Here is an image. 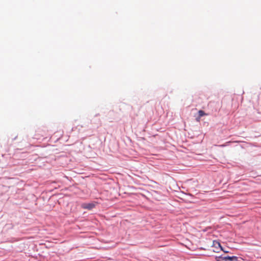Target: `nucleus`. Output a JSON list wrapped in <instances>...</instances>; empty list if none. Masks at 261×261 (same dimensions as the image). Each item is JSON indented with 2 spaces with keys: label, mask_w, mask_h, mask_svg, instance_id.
<instances>
[{
  "label": "nucleus",
  "mask_w": 261,
  "mask_h": 261,
  "mask_svg": "<svg viewBox=\"0 0 261 261\" xmlns=\"http://www.w3.org/2000/svg\"><path fill=\"white\" fill-rule=\"evenodd\" d=\"M231 143V141H228V142H227L226 143H225V144L219 145V146L221 147H224L226 146L227 145H228V144H229Z\"/></svg>",
  "instance_id": "nucleus-4"
},
{
  "label": "nucleus",
  "mask_w": 261,
  "mask_h": 261,
  "mask_svg": "<svg viewBox=\"0 0 261 261\" xmlns=\"http://www.w3.org/2000/svg\"><path fill=\"white\" fill-rule=\"evenodd\" d=\"M223 251H224V252H228V251H226V250H225V251H224V250H223Z\"/></svg>",
  "instance_id": "nucleus-7"
},
{
  "label": "nucleus",
  "mask_w": 261,
  "mask_h": 261,
  "mask_svg": "<svg viewBox=\"0 0 261 261\" xmlns=\"http://www.w3.org/2000/svg\"><path fill=\"white\" fill-rule=\"evenodd\" d=\"M198 115L200 116V117H202L203 116H206V115H207V114H206L202 110H199L198 111Z\"/></svg>",
  "instance_id": "nucleus-3"
},
{
  "label": "nucleus",
  "mask_w": 261,
  "mask_h": 261,
  "mask_svg": "<svg viewBox=\"0 0 261 261\" xmlns=\"http://www.w3.org/2000/svg\"><path fill=\"white\" fill-rule=\"evenodd\" d=\"M216 243V244H218V246H219L220 247H221L220 244V243H219V242H216V243Z\"/></svg>",
  "instance_id": "nucleus-6"
},
{
  "label": "nucleus",
  "mask_w": 261,
  "mask_h": 261,
  "mask_svg": "<svg viewBox=\"0 0 261 261\" xmlns=\"http://www.w3.org/2000/svg\"><path fill=\"white\" fill-rule=\"evenodd\" d=\"M95 206L93 203H83L82 207L85 209L91 210Z\"/></svg>",
  "instance_id": "nucleus-2"
},
{
  "label": "nucleus",
  "mask_w": 261,
  "mask_h": 261,
  "mask_svg": "<svg viewBox=\"0 0 261 261\" xmlns=\"http://www.w3.org/2000/svg\"><path fill=\"white\" fill-rule=\"evenodd\" d=\"M219 258L224 261H238V258L237 256H220Z\"/></svg>",
  "instance_id": "nucleus-1"
},
{
  "label": "nucleus",
  "mask_w": 261,
  "mask_h": 261,
  "mask_svg": "<svg viewBox=\"0 0 261 261\" xmlns=\"http://www.w3.org/2000/svg\"><path fill=\"white\" fill-rule=\"evenodd\" d=\"M200 119H201V117H200L199 115L198 117H197L196 118V120L197 121V122H199L200 121Z\"/></svg>",
  "instance_id": "nucleus-5"
}]
</instances>
